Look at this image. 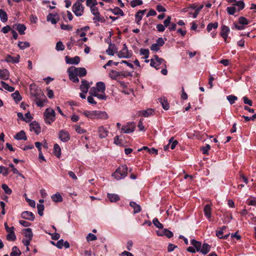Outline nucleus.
Returning a JSON list of instances; mask_svg holds the SVG:
<instances>
[{
    "label": "nucleus",
    "instance_id": "obj_32",
    "mask_svg": "<svg viewBox=\"0 0 256 256\" xmlns=\"http://www.w3.org/2000/svg\"><path fill=\"white\" fill-rule=\"evenodd\" d=\"M0 85L2 88L10 92H12L14 90V87L10 86L8 84L4 81L0 82Z\"/></svg>",
    "mask_w": 256,
    "mask_h": 256
},
{
    "label": "nucleus",
    "instance_id": "obj_59",
    "mask_svg": "<svg viewBox=\"0 0 256 256\" xmlns=\"http://www.w3.org/2000/svg\"><path fill=\"white\" fill-rule=\"evenodd\" d=\"M238 22L240 24L242 25H247L249 23L248 20L243 16H240V18H239Z\"/></svg>",
    "mask_w": 256,
    "mask_h": 256
},
{
    "label": "nucleus",
    "instance_id": "obj_46",
    "mask_svg": "<svg viewBox=\"0 0 256 256\" xmlns=\"http://www.w3.org/2000/svg\"><path fill=\"white\" fill-rule=\"evenodd\" d=\"M112 12L115 15H120L121 16H124L123 11L118 7H116L113 9H111Z\"/></svg>",
    "mask_w": 256,
    "mask_h": 256
},
{
    "label": "nucleus",
    "instance_id": "obj_26",
    "mask_svg": "<svg viewBox=\"0 0 256 256\" xmlns=\"http://www.w3.org/2000/svg\"><path fill=\"white\" fill-rule=\"evenodd\" d=\"M130 206L133 208L134 214L138 213L141 210L140 206L137 204L136 202H130Z\"/></svg>",
    "mask_w": 256,
    "mask_h": 256
},
{
    "label": "nucleus",
    "instance_id": "obj_50",
    "mask_svg": "<svg viewBox=\"0 0 256 256\" xmlns=\"http://www.w3.org/2000/svg\"><path fill=\"white\" fill-rule=\"evenodd\" d=\"M226 99L230 104H232L235 102L236 100H237L238 98L234 95H229L226 96Z\"/></svg>",
    "mask_w": 256,
    "mask_h": 256
},
{
    "label": "nucleus",
    "instance_id": "obj_34",
    "mask_svg": "<svg viewBox=\"0 0 256 256\" xmlns=\"http://www.w3.org/2000/svg\"><path fill=\"white\" fill-rule=\"evenodd\" d=\"M21 254V252L19 248L16 246H14L12 248V251L10 253V256H20Z\"/></svg>",
    "mask_w": 256,
    "mask_h": 256
},
{
    "label": "nucleus",
    "instance_id": "obj_4",
    "mask_svg": "<svg viewBox=\"0 0 256 256\" xmlns=\"http://www.w3.org/2000/svg\"><path fill=\"white\" fill-rule=\"evenodd\" d=\"M45 122L46 124H50L56 120V112L54 110L50 108H48L44 113Z\"/></svg>",
    "mask_w": 256,
    "mask_h": 256
},
{
    "label": "nucleus",
    "instance_id": "obj_60",
    "mask_svg": "<svg viewBox=\"0 0 256 256\" xmlns=\"http://www.w3.org/2000/svg\"><path fill=\"white\" fill-rule=\"evenodd\" d=\"M0 174H2L4 176H6L8 174V168L2 166H0Z\"/></svg>",
    "mask_w": 256,
    "mask_h": 256
},
{
    "label": "nucleus",
    "instance_id": "obj_13",
    "mask_svg": "<svg viewBox=\"0 0 256 256\" xmlns=\"http://www.w3.org/2000/svg\"><path fill=\"white\" fill-rule=\"evenodd\" d=\"M230 32V29L228 26L226 25L222 26L220 28V35L224 39L225 42L226 41Z\"/></svg>",
    "mask_w": 256,
    "mask_h": 256
},
{
    "label": "nucleus",
    "instance_id": "obj_33",
    "mask_svg": "<svg viewBox=\"0 0 256 256\" xmlns=\"http://www.w3.org/2000/svg\"><path fill=\"white\" fill-rule=\"evenodd\" d=\"M18 46L20 50H24L29 48L30 46V44L28 42H18Z\"/></svg>",
    "mask_w": 256,
    "mask_h": 256
},
{
    "label": "nucleus",
    "instance_id": "obj_35",
    "mask_svg": "<svg viewBox=\"0 0 256 256\" xmlns=\"http://www.w3.org/2000/svg\"><path fill=\"white\" fill-rule=\"evenodd\" d=\"M24 235L26 238L32 240L33 234L32 229L30 228H26L24 231Z\"/></svg>",
    "mask_w": 256,
    "mask_h": 256
},
{
    "label": "nucleus",
    "instance_id": "obj_36",
    "mask_svg": "<svg viewBox=\"0 0 256 256\" xmlns=\"http://www.w3.org/2000/svg\"><path fill=\"white\" fill-rule=\"evenodd\" d=\"M20 56L19 55H17L16 57H13L10 56H8L6 61L12 62L14 64H17L20 62Z\"/></svg>",
    "mask_w": 256,
    "mask_h": 256
},
{
    "label": "nucleus",
    "instance_id": "obj_54",
    "mask_svg": "<svg viewBox=\"0 0 256 256\" xmlns=\"http://www.w3.org/2000/svg\"><path fill=\"white\" fill-rule=\"evenodd\" d=\"M142 4V0H132L130 2V6L132 8L140 6Z\"/></svg>",
    "mask_w": 256,
    "mask_h": 256
},
{
    "label": "nucleus",
    "instance_id": "obj_10",
    "mask_svg": "<svg viewBox=\"0 0 256 256\" xmlns=\"http://www.w3.org/2000/svg\"><path fill=\"white\" fill-rule=\"evenodd\" d=\"M58 138L62 142H66L70 140V136L68 131L64 130H62L58 133Z\"/></svg>",
    "mask_w": 256,
    "mask_h": 256
},
{
    "label": "nucleus",
    "instance_id": "obj_23",
    "mask_svg": "<svg viewBox=\"0 0 256 256\" xmlns=\"http://www.w3.org/2000/svg\"><path fill=\"white\" fill-rule=\"evenodd\" d=\"M14 138L17 140H27L26 133L24 130H21L17 133L14 136Z\"/></svg>",
    "mask_w": 256,
    "mask_h": 256
},
{
    "label": "nucleus",
    "instance_id": "obj_44",
    "mask_svg": "<svg viewBox=\"0 0 256 256\" xmlns=\"http://www.w3.org/2000/svg\"><path fill=\"white\" fill-rule=\"evenodd\" d=\"M16 236L14 234V230L8 232L6 236V239L9 241H14L16 240Z\"/></svg>",
    "mask_w": 256,
    "mask_h": 256
},
{
    "label": "nucleus",
    "instance_id": "obj_20",
    "mask_svg": "<svg viewBox=\"0 0 256 256\" xmlns=\"http://www.w3.org/2000/svg\"><path fill=\"white\" fill-rule=\"evenodd\" d=\"M90 86L88 82L86 80H82V84L80 86V90L82 92L86 94L88 92V90Z\"/></svg>",
    "mask_w": 256,
    "mask_h": 256
},
{
    "label": "nucleus",
    "instance_id": "obj_8",
    "mask_svg": "<svg viewBox=\"0 0 256 256\" xmlns=\"http://www.w3.org/2000/svg\"><path fill=\"white\" fill-rule=\"evenodd\" d=\"M72 10L77 16H82L84 14V7L80 2H76L72 6Z\"/></svg>",
    "mask_w": 256,
    "mask_h": 256
},
{
    "label": "nucleus",
    "instance_id": "obj_55",
    "mask_svg": "<svg viewBox=\"0 0 256 256\" xmlns=\"http://www.w3.org/2000/svg\"><path fill=\"white\" fill-rule=\"evenodd\" d=\"M153 224L158 228H162L163 225L158 220L157 218H154L152 220Z\"/></svg>",
    "mask_w": 256,
    "mask_h": 256
},
{
    "label": "nucleus",
    "instance_id": "obj_3",
    "mask_svg": "<svg viewBox=\"0 0 256 256\" xmlns=\"http://www.w3.org/2000/svg\"><path fill=\"white\" fill-rule=\"evenodd\" d=\"M128 168L126 165L120 166L112 174V176L116 180L123 179L127 176Z\"/></svg>",
    "mask_w": 256,
    "mask_h": 256
},
{
    "label": "nucleus",
    "instance_id": "obj_61",
    "mask_svg": "<svg viewBox=\"0 0 256 256\" xmlns=\"http://www.w3.org/2000/svg\"><path fill=\"white\" fill-rule=\"evenodd\" d=\"M44 206L42 204H38L37 205V208H38V214L40 216H43V211L44 210Z\"/></svg>",
    "mask_w": 256,
    "mask_h": 256
},
{
    "label": "nucleus",
    "instance_id": "obj_58",
    "mask_svg": "<svg viewBox=\"0 0 256 256\" xmlns=\"http://www.w3.org/2000/svg\"><path fill=\"white\" fill-rule=\"evenodd\" d=\"M226 229V226H222L220 230L216 232V236L219 238H222L223 236L224 230Z\"/></svg>",
    "mask_w": 256,
    "mask_h": 256
},
{
    "label": "nucleus",
    "instance_id": "obj_47",
    "mask_svg": "<svg viewBox=\"0 0 256 256\" xmlns=\"http://www.w3.org/2000/svg\"><path fill=\"white\" fill-rule=\"evenodd\" d=\"M120 76V72L114 70H112L109 73V76L112 79H116Z\"/></svg>",
    "mask_w": 256,
    "mask_h": 256
},
{
    "label": "nucleus",
    "instance_id": "obj_11",
    "mask_svg": "<svg viewBox=\"0 0 256 256\" xmlns=\"http://www.w3.org/2000/svg\"><path fill=\"white\" fill-rule=\"evenodd\" d=\"M98 133L100 138H106L109 133L108 128L104 126L98 128Z\"/></svg>",
    "mask_w": 256,
    "mask_h": 256
},
{
    "label": "nucleus",
    "instance_id": "obj_1",
    "mask_svg": "<svg viewBox=\"0 0 256 256\" xmlns=\"http://www.w3.org/2000/svg\"><path fill=\"white\" fill-rule=\"evenodd\" d=\"M70 80L74 83L79 82L78 76L82 77L86 74V70L84 68H76L74 66L70 67L68 70Z\"/></svg>",
    "mask_w": 256,
    "mask_h": 256
},
{
    "label": "nucleus",
    "instance_id": "obj_41",
    "mask_svg": "<svg viewBox=\"0 0 256 256\" xmlns=\"http://www.w3.org/2000/svg\"><path fill=\"white\" fill-rule=\"evenodd\" d=\"M0 18L2 22H5L8 20V15L6 12L3 10H0Z\"/></svg>",
    "mask_w": 256,
    "mask_h": 256
},
{
    "label": "nucleus",
    "instance_id": "obj_2",
    "mask_svg": "<svg viewBox=\"0 0 256 256\" xmlns=\"http://www.w3.org/2000/svg\"><path fill=\"white\" fill-rule=\"evenodd\" d=\"M106 86L102 82H98L96 86L92 87L90 91L89 94L99 100H106V96L105 94Z\"/></svg>",
    "mask_w": 256,
    "mask_h": 256
},
{
    "label": "nucleus",
    "instance_id": "obj_39",
    "mask_svg": "<svg viewBox=\"0 0 256 256\" xmlns=\"http://www.w3.org/2000/svg\"><path fill=\"white\" fill-rule=\"evenodd\" d=\"M218 22L214 23H210L206 26V30L208 32H210L212 29H216L218 28Z\"/></svg>",
    "mask_w": 256,
    "mask_h": 256
},
{
    "label": "nucleus",
    "instance_id": "obj_45",
    "mask_svg": "<svg viewBox=\"0 0 256 256\" xmlns=\"http://www.w3.org/2000/svg\"><path fill=\"white\" fill-rule=\"evenodd\" d=\"M234 6H237V10L240 11L244 8L245 4L243 1L240 0L234 4Z\"/></svg>",
    "mask_w": 256,
    "mask_h": 256
},
{
    "label": "nucleus",
    "instance_id": "obj_49",
    "mask_svg": "<svg viewBox=\"0 0 256 256\" xmlns=\"http://www.w3.org/2000/svg\"><path fill=\"white\" fill-rule=\"evenodd\" d=\"M2 190H4L5 194H11L12 193V190L6 184H2Z\"/></svg>",
    "mask_w": 256,
    "mask_h": 256
},
{
    "label": "nucleus",
    "instance_id": "obj_31",
    "mask_svg": "<svg viewBox=\"0 0 256 256\" xmlns=\"http://www.w3.org/2000/svg\"><path fill=\"white\" fill-rule=\"evenodd\" d=\"M154 112V110L152 108H148L146 110H142L140 112V114L144 116V117H148L152 115Z\"/></svg>",
    "mask_w": 256,
    "mask_h": 256
},
{
    "label": "nucleus",
    "instance_id": "obj_14",
    "mask_svg": "<svg viewBox=\"0 0 256 256\" xmlns=\"http://www.w3.org/2000/svg\"><path fill=\"white\" fill-rule=\"evenodd\" d=\"M46 20L52 24H56L59 20V17L57 14H49L46 16Z\"/></svg>",
    "mask_w": 256,
    "mask_h": 256
},
{
    "label": "nucleus",
    "instance_id": "obj_51",
    "mask_svg": "<svg viewBox=\"0 0 256 256\" xmlns=\"http://www.w3.org/2000/svg\"><path fill=\"white\" fill-rule=\"evenodd\" d=\"M96 0H86V5L87 6L92 8L97 5Z\"/></svg>",
    "mask_w": 256,
    "mask_h": 256
},
{
    "label": "nucleus",
    "instance_id": "obj_63",
    "mask_svg": "<svg viewBox=\"0 0 256 256\" xmlns=\"http://www.w3.org/2000/svg\"><path fill=\"white\" fill-rule=\"evenodd\" d=\"M74 128L76 132L79 134H83L86 132V130L82 128L80 126L76 125Z\"/></svg>",
    "mask_w": 256,
    "mask_h": 256
},
{
    "label": "nucleus",
    "instance_id": "obj_7",
    "mask_svg": "<svg viewBox=\"0 0 256 256\" xmlns=\"http://www.w3.org/2000/svg\"><path fill=\"white\" fill-rule=\"evenodd\" d=\"M117 56L120 58H130L132 56V50H129L126 44H124L122 49L118 52Z\"/></svg>",
    "mask_w": 256,
    "mask_h": 256
},
{
    "label": "nucleus",
    "instance_id": "obj_30",
    "mask_svg": "<svg viewBox=\"0 0 256 256\" xmlns=\"http://www.w3.org/2000/svg\"><path fill=\"white\" fill-rule=\"evenodd\" d=\"M51 198L52 201L56 202H61L63 200L62 197L59 192L52 195Z\"/></svg>",
    "mask_w": 256,
    "mask_h": 256
},
{
    "label": "nucleus",
    "instance_id": "obj_21",
    "mask_svg": "<svg viewBox=\"0 0 256 256\" xmlns=\"http://www.w3.org/2000/svg\"><path fill=\"white\" fill-rule=\"evenodd\" d=\"M146 12V10H138L135 15L136 20L135 22L138 24H140V22L142 18L143 15Z\"/></svg>",
    "mask_w": 256,
    "mask_h": 256
},
{
    "label": "nucleus",
    "instance_id": "obj_15",
    "mask_svg": "<svg viewBox=\"0 0 256 256\" xmlns=\"http://www.w3.org/2000/svg\"><path fill=\"white\" fill-rule=\"evenodd\" d=\"M21 217L24 220L30 221H33L35 218L34 214L32 212L29 211H24L22 212Z\"/></svg>",
    "mask_w": 256,
    "mask_h": 256
},
{
    "label": "nucleus",
    "instance_id": "obj_43",
    "mask_svg": "<svg viewBox=\"0 0 256 256\" xmlns=\"http://www.w3.org/2000/svg\"><path fill=\"white\" fill-rule=\"evenodd\" d=\"M94 17L93 18V20L94 22L96 24V22H104L105 20L100 13H98V15H94Z\"/></svg>",
    "mask_w": 256,
    "mask_h": 256
},
{
    "label": "nucleus",
    "instance_id": "obj_19",
    "mask_svg": "<svg viewBox=\"0 0 256 256\" xmlns=\"http://www.w3.org/2000/svg\"><path fill=\"white\" fill-rule=\"evenodd\" d=\"M108 114L104 111L96 110L95 119L107 120Z\"/></svg>",
    "mask_w": 256,
    "mask_h": 256
},
{
    "label": "nucleus",
    "instance_id": "obj_62",
    "mask_svg": "<svg viewBox=\"0 0 256 256\" xmlns=\"http://www.w3.org/2000/svg\"><path fill=\"white\" fill-rule=\"evenodd\" d=\"M97 239V237L96 235L90 233L86 236V240L88 242H91Z\"/></svg>",
    "mask_w": 256,
    "mask_h": 256
},
{
    "label": "nucleus",
    "instance_id": "obj_64",
    "mask_svg": "<svg viewBox=\"0 0 256 256\" xmlns=\"http://www.w3.org/2000/svg\"><path fill=\"white\" fill-rule=\"evenodd\" d=\"M32 118V116L30 112H26L24 115V120L26 122H30Z\"/></svg>",
    "mask_w": 256,
    "mask_h": 256
},
{
    "label": "nucleus",
    "instance_id": "obj_57",
    "mask_svg": "<svg viewBox=\"0 0 256 256\" xmlns=\"http://www.w3.org/2000/svg\"><path fill=\"white\" fill-rule=\"evenodd\" d=\"M226 12L230 15H234L236 12V9L234 6H228L227 7Z\"/></svg>",
    "mask_w": 256,
    "mask_h": 256
},
{
    "label": "nucleus",
    "instance_id": "obj_5",
    "mask_svg": "<svg viewBox=\"0 0 256 256\" xmlns=\"http://www.w3.org/2000/svg\"><path fill=\"white\" fill-rule=\"evenodd\" d=\"M150 61V66L154 67L156 70L160 68L159 66L160 64H162L164 68L166 67V62L163 58H159L157 55H154V58H152Z\"/></svg>",
    "mask_w": 256,
    "mask_h": 256
},
{
    "label": "nucleus",
    "instance_id": "obj_48",
    "mask_svg": "<svg viewBox=\"0 0 256 256\" xmlns=\"http://www.w3.org/2000/svg\"><path fill=\"white\" fill-rule=\"evenodd\" d=\"M174 140V138H172L169 140V142H168V145L170 146V148L172 150H174L178 144V142L177 140Z\"/></svg>",
    "mask_w": 256,
    "mask_h": 256
},
{
    "label": "nucleus",
    "instance_id": "obj_22",
    "mask_svg": "<svg viewBox=\"0 0 256 256\" xmlns=\"http://www.w3.org/2000/svg\"><path fill=\"white\" fill-rule=\"evenodd\" d=\"M82 114L86 118L94 120L95 119L96 110H84Z\"/></svg>",
    "mask_w": 256,
    "mask_h": 256
},
{
    "label": "nucleus",
    "instance_id": "obj_17",
    "mask_svg": "<svg viewBox=\"0 0 256 256\" xmlns=\"http://www.w3.org/2000/svg\"><path fill=\"white\" fill-rule=\"evenodd\" d=\"M204 216L210 222L212 220V207L210 204H206L204 208Z\"/></svg>",
    "mask_w": 256,
    "mask_h": 256
},
{
    "label": "nucleus",
    "instance_id": "obj_27",
    "mask_svg": "<svg viewBox=\"0 0 256 256\" xmlns=\"http://www.w3.org/2000/svg\"><path fill=\"white\" fill-rule=\"evenodd\" d=\"M9 78V72L6 69H0V78L6 80Z\"/></svg>",
    "mask_w": 256,
    "mask_h": 256
},
{
    "label": "nucleus",
    "instance_id": "obj_25",
    "mask_svg": "<svg viewBox=\"0 0 256 256\" xmlns=\"http://www.w3.org/2000/svg\"><path fill=\"white\" fill-rule=\"evenodd\" d=\"M203 5H201L200 6L198 7L194 12H192L190 10L188 12L189 16L192 17L194 18H195L198 16L200 10L203 8Z\"/></svg>",
    "mask_w": 256,
    "mask_h": 256
},
{
    "label": "nucleus",
    "instance_id": "obj_29",
    "mask_svg": "<svg viewBox=\"0 0 256 256\" xmlns=\"http://www.w3.org/2000/svg\"><path fill=\"white\" fill-rule=\"evenodd\" d=\"M107 196L110 202H116L120 200V197L118 194H108Z\"/></svg>",
    "mask_w": 256,
    "mask_h": 256
},
{
    "label": "nucleus",
    "instance_id": "obj_18",
    "mask_svg": "<svg viewBox=\"0 0 256 256\" xmlns=\"http://www.w3.org/2000/svg\"><path fill=\"white\" fill-rule=\"evenodd\" d=\"M118 48L114 44L110 43L108 48L106 50V54L109 56H114V53L118 54Z\"/></svg>",
    "mask_w": 256,
    "mask_h": 256
},
{
    "label": "nucleus",
    "instance_id": "obj_52",
    "mask_svg": "<svg viewBox=\"0 0 256 256\" xmlns=\"http://www.w3.org/2000/svg\"><path fill=\"white\" fill-rule=\"evenodd\" d=\"M65 46L61 41L58 42L56 46V50L57 51H62L64 50Z\"/></svg>",
    "mask_w": 256,
    "mask_h": 256
},
{
    "label": "nucleus",
    "instance_id": "obj_53",
    "mask_svg": "<svg viewBox=\"0 0 256 256\" xmlns=\"http://www.w3.org/2000/svg\"><path fill=\"white\" fill-rule=\"evenodd\" d=\"M246 203L249 206H256V197H252L248 199Z\"/></svg>",
    "mask_w": 256,
    "mask_h": 256
},
{
    "label": "nucleus",
    "instance_id": "obj_12",
    "mask_svg": "<svg viewBox=\"0 0 256 256\" xmlns=\"http://www.w3.org/2000/svg\"><path fill=\"white\" fill-rule=\"evenodd\" d=\"M30 130L38 135L41 132V128L38 122L34 121L30 124Z\"/></svg>",
    "mask_w": 256,
    "mask_h": 256
},
{
    "label": "nucleus",
    "instance_id": "obj_38",
    "mask_svg": "<svg viewBox=\"0 0 256 256\" xmlns=\"http://www.w3.org/2000/svg\"><path fill=\"white\" fill-rule=\"evenodd\" d=\"M54 154L58 157L60 158L61 156V148L58 144H54Z\"/></svg>",
    "mask_w": 256,
    "mask_h": 256
},
{
    "label": "nucleus",
    "instance_id": "obj_28",
    "mask_svg": "<svg viewBox=\"0 0 256 256\" xmlns=\"http://www.w3.org/2000/svg\"><path fill=\"white\" fill-rule=\"evenodd\" d=\"M190 244L196 249V252H199L200 250L202 247V243L200 242L192 239L190 240Z\"/></svg>",
    "mask_w": 256,
    "mask_h": 256
},
{
    "label": "nucleus",
    "instance_id": "obj_9",
    "mask_svg": "<svg viewBox=\"0 0 256 256\" xmlns=\"http://www.w3.org/2000/svg\"><path fill=\"white\" fill-rule=\"evenodd\" d=\"M136 129L134 122H128L124 124L121 128V131L124 134L132 133Z\"/></svg>",
    "mask_w": 256,
    "mask_h": 256
},
{
    "label": "nucleus",
    "instance_id": "obj_24",
    "mask_svg": "<svg viewBox=\"0 0 256 256\" xmlns=\"http://www.w3.org/2000/svg\"><path fill=\"white\" fill-rule=\"evenodd\" d=\"M210 250V246L207 243H204L200 248V250L199 252L205 255L207 254Z\"/></svg>",
    "mask_w": 256,
    "mask_h": 256
},
{
    "label": "nucleus",
    "instance_id": "obj_42",
    "mask_svg": "<svg viewBox=\"0 0 256 256\" xmlns=\"http://www.w3.org/2000/svg\"><path fill=\"white\" fill-rule=\"evenodd\" d=\"M12 96L16 102H19L22 100V96L18 91H16L12 94Z\"/></svg>",
    "mask_w": 256,
    "mask_h": 256
},
{
    "label": "nucleus",
    "instance_id": "obj_6",
    "mask_svg": "<svg viewBox=\"0 0 256 256\" xmlns=\"http://www.w3.org/2000/svg\"><path fill=\"white\" fill-rule=\"evenodd\" d=\"M30 94L34 97L35 102L42 100L46 99L45 95L42 92L40 89L36 88L34 90L32 86H30Z\"/></svg>",
    "mask_w": 256,
    "mask_h": 256
},
{
    "label": "nucleus",
    "instance_id": "obj_56",
    "mask_svg": "<svg viewBox=\"0 0 256 256\" xmlns=\"http://www.w3.org/2000/svg\"><path fill=\"white\" fill-rule=\"evenodd\" d=\"M140 52L141 55L144 56L145 58H148L149 50L148 49L140 48Z\"/></svg>",
    "mask_w": 256,
    "mask_h": 256
},
{
    "label": "nucleus",
    "instance_id": "obj_40",
    "mask_svg": "<svg viewBox=\"0 0 256 256\" xmlns=\"http://www.w3.org/2000/svg\"><path fill=\"white\" fill-rule=\"evenodd\" d=\"M160 102L164 109L165 110H168L170 108L169 104L166 98H160Z\"/></svg>",
    "mask_w": 256,
    "mask_h": 256
},
{
    "label": "nucleus",
    "instance_id": "obj_16",
    "mask_svg": "<svg viewBox=\"0 0 256 256\" xmlns=\"http://www.w3.org/2000/svg\"><path fill=\"white\" fill-rule=\"evenodd\" d=\"M66 62L70 64H78L80 62V57L76 56L74 58H70L68 56L65 57Z\"/></svg>",
    "mask_w": 256,
    "mask_h": 256
},
{
    "label": "nucleus",
    "instance_id": "obj_37",
    "mask_svg": "<svg viewBox=\"0 0 256 256\" xmlns=\"http://www.w3.org/2000/svg\"><path fill=\"white\" fill-rule=\"evenodd\" d=\"M16 30L20 34H24L26 30V26L24 24H18L16 26Z\"/></svg>",
    "mask_w": 256,
    "mask_h": 256
}]
</instances>
